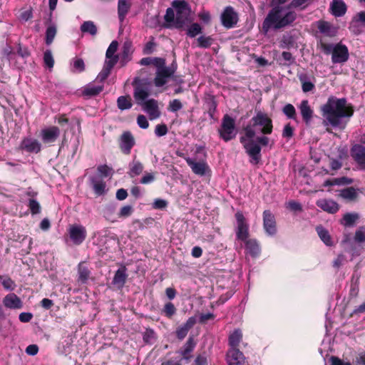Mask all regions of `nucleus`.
<instances>
[{
	"instance_id": "nucleus-1",
	"label": "nucleus",
	"mask_w": 365,
	"mask_h": 365,
	"mask_svg": "<svg viewBox=\"0 0 365 365\" xmlns=\"http://www.w3.org/2000/svg\"><path fill=\"white\" fill-rule=\"evenodd\" d=\"M321 110L324 125H331L340 129H344L347 123L344 118L349 119L354 114L353 106L347 103L345 98H337L335 96H330L322 106Z\"/></svg>"
},
{
	"instance_id": "nucleus-2",
	"label": "nucleus",
	"mask_w": 365,
	"mask_h": 365,
	"mask_svg": "<svg viewBox=\"0 0 365 365\" xmlns=\"http://www.w3.org/2000/svg\"><path fill=\"white\" fill-rule=\"evenodd\" d=\"M286 0H272L273 8L269 11L264 19L262 29L264 34H267L270 29L278 30L292 25L297 19L295 11L289 10V7L282 6Z\"/></svg>"
},
{
	"instance_id": "nucleus-3",
	"label": "nucleus",
	"mask_w": 365,
	"mask_h": 365,
	"mask_svg": "<svg viewBox=\"0 0 365 365\" xmlns=\"http://www.w3.org/2000/svg\"><path fill=\"white\" fill-rule=\"evenodd\" d=\"M253 127V125H248L244 128L245 135L240 138V142L243 145L246 153L251 158L250 162L257 164L261 159V147L253 140L256 134Z\"/></svg>"
},
{
	"instance_id": "nucleus-4",
	"label": "nucleus",
	"mask_w": 365,
	"mask_h": 365,
	"mask_svg": "<svg viewBox=\"0 0 365 365\" xmlns=\"http://www.w3.org/2000/svg\"><path fill=\"white\" fill-rule=\"evenodd\" d=\"M173 7L176 11L174 27L182 29L185 25L192 21L190 17L191 9L189 4L185 0H174L172 3Z\"/></svg>"
},
{
	"instance_id": "nucleus-5",
	"label": "nucleus",
	"mask_w": 365,
	"mask_h": 365,
	"mask_svg": "<svg viewBox=\"0 0 365 365\" xmlns=\"http://www.w3.org/2000/svg\"><path fill=\"white\" fill-rule=\"evenodd\" d=\"M219 134L225 142L234 139L237 135L235 121L228 114L223 116L221 127L219 129Z\"/></svg>"
},
{
	"instance_id": "nucleus-6",
	"label": "nucleus",
	"mask_w": 365,
	"mask_h": 365,
	"mask_svg": "<svg viewBox=\"0 0 365 365\" xmlns=\"http://www.w3.org/2000/svg\"><path fill=\"white\" fill-rule=\"evenodd\" d=\"M253 126H261V133L263 134H271L272 132V121L266 113L258 112L252 118Z\"/></svg>"
},
{
	"instance_id": "nucleus-7",
	"label": "nucleus",
	"mask_w": 365,
	"mask_h": 365,
	"mask_svg": "<svg viewBox=\"0 0 365 365\" xmlns=\"http://www.w3.org/2000/svg\"><path fill=\"white\" fill-rule=\"evenodd\" d=\"M350 155L360 170H365V146L354 145L350 150Z\"/></svg>"
},
{
	"instance_id": "nucleus-8",
	"label": "nucleus",
	"mask_w": 365,
	"mask_h": 365,
	"mask_svg": "<svg viewBox=\"0 0 365 365\" xmlns=\"http://www.w3.org/2000/svg\"><path fill=\"white\" fill-rule=\"evenodd\" d=\"M235 218L237 220V237L242 241H245L249 236V226L246 222L245 217L242 212H237L235 214Z\"/></svg>"
},
{
	"instance_id": "nucleus-9",
	"label": "nucleus",
	"mask_w": 365,
	"mask_h": 365,
	"mask_svg": "<svg viewBox=\"0 0 365 365\" xmlns=\"http://www.w3.org/2000/svg\"><path fill=\"white\" fill-rule=\"evenodd\" d=\"M263 227L269 236H274L277 233L275 217L269 210L263 212Z\"/></svg>"
},
{
	"instance_id": "nucleus-10",
	"label": "nucleus",
	"mask_w": 365,
	"mask_h": 365,
	"mask_svg": "<svg viewBox=\"0 0 365 365\" xmlns=\"http://www.w3.org/2000/svg\"><path fill=\"white\" fill-rule=\"evenodd\" d=\"M68 232L71 240L77 245H81L87 235L86 228L80 225H71Z\"/></svg>"
},
{
	"instance_id": "nucleus-11",
	"label": "nucleus",
	"mask_w": 365,
	"mask_h": 365,
	"mask_svg": "<svg viewBox=\"0 0 365 365\" xmlns=\"http://www.w3.org/2000/svg\"><path fill=\"white\" fill-rule=\"evenodd\" d=\"M349 51L345 45L338 43L332 51L331 60L334 63H343L349 59Z\"/></svg>"
},
{
	"instance_id": "nucleus-12",
	"label": "nucleus",
	"mask_w": 365,
	"mask_h": 365,
	"mask_svg": "<svg viewBox=\"0 0 365 365\" xmlns=\"http://www.w3.org/2000/svg\"><path fill=\"white\" fill-rule=\"evenodd\" d=\"M229 365H247L245 357L239 349H230L227 353Z\"/></svg>"
},
{
	"instance_id": "nucleus-13",
	"label": "nucleus",
	"mask_w": 365,
	"mask_h": 365,
	"mask_svg": "<svg viewBox=\"0 0 365 365\" xmlns=\"http://www.w3.org/2000/svg\"><path fill=\"white\" fill-rule=\"evenodd\" d=\"M60 129L56 126H50L41 131V136L44 143H54L60 135Z\"/></svg>"
},
{
	"instance_id": "nucleus-14",
	"label": "nucleus",
	"mask_w": 365,
	"mask_h": 365,
	"mask_svg": "<svg viewBox=\"0 0 365 365\" xmlns=\"http://www.w3.org/2000/svg\"><path fill=\"white\" fill-rule=\"evenodd\" d=\"M222 24L226 28L233 27L237 22V15L231 6L227 7L221 16Z\"/></svg>"
},
{
	"instance_id": "nucleus-15",
	"label": "nucleus",
	"mask_w": 365,
	"mask_h": 365,
	"mask_svg": "<svg viewBox=\"0 0 365 365\" xmlns=\"http://www.w3.org/2000/svg\"><path fill=\"white\" fill-rule=\"evenodd\" d=\"M135 145V139L132 133L129 131L124 132L120 138V148L124 154L130 153L132 148Z\"/></svg>"
},
{
	"instance_id": "nucleus-16",
	"label": "nucleus",
	"mask_w": 365,
	"mask_h": 365,
	"mask_svg": "<svg viewBox=\"0 0 365 365\" xmlns=\"http://www.w3.org/2000/svg\"><path fill=\"white\" fill-rule=\"evenodd\" d=\"M20 148L29 153H38L41 151V145L36 139L26 138L21 141Z\"/></svg>"
},
{
	"instance_id": "nucleus-17",
	"label": "nucleus",
	"mask_w": 365,
	"mask_h": 365,
	"mask_svg": "<svg viewBox=\"0 0 365 365\" xmlns=\"http://www.w3.org/2000/svg\"><path fill=\"white\" fill-rule=\"evenodd\" d=\"M3 304L5 307L11 309H19L23 307L21 299L14 293H10L3 299Z\"/></svg>"
},
{
	"instance_id": "nucleus-18",
	"label": "nucleus",
	"mask_w": 365,
	"mask_h": 365,
	"mask_svg": "<svg viewBox=\"0 0 365 365\" xmlns=\"http://www.w3.org/2000/svg\"><path fill=\"white\" fill-rule=\"evenodd\" d=\"M141 106H143V109L146 113H148L151 120L158 118L160 113L158 110V102L155 99H149L145 101Z\"/></svg>"
},
{
	"instance_id": "nucleus-19",
	"label": "nucleus",
	"mask_w": 365,
	"mask_h": 365,
	"mask_svg": "<svg viewBox=\"0 0 365 365\" xmlns=\"http://www.w3.org/2000/svg\"><path fill=\"white\" fill-rule=\"evenodd\" d=\"M196 322L197 319L195 317H189L185 324L176 329L175 333L177 338L180 340H182L187 336L189 330L194 327Z\"/></svg>"
},
{
	"instance_id": "nucleus-20",
	"label": "nucleus",
	"mask_w": 365,
	"mask_h": 365,
	"mask_svg": "<svg viewBox=\"0 0 365 365\" xmlns=\"http://www.w3.org/2000/svg\"><path fill=\"white\" fill-rule=\"evenodd\" d=\"M316 204L322 210L331 214H334L339 210V204L333 200L320 199Z\"/></svg>"
},
{
	"instance_id": "nucleus-21",
	"label": "nucleus",
	"mask_w": 365,
	"mask_h": 365,
	"mask_svg": "<svg viewBox=\"0 0 365 365\" xmlns=\"http://www.w3.org/2000/svg\"><path fill=\"white\" fill-rule=\"evenodd\" d=\"M126 271L127 269L125 266L121 267L115 272L113 278L112 284L119 289H122L126 282L128 277Z\"/></svg>"
},
{
	"instance_id": "nucleus-22",
	"label": "nucleus",
	"mask_w": 365,
	"mask_h": 365,
	"mask_svg": "<svg viewBox=\"0 0 365 365\" xmlns=\"http://www.w3.org/2000/svg\"><path fill=\"white\" fill-rule=\"evenodd\" d=\"M185 160L195 174L201 176L205 175L208 166L205 162H196L190 158H186Z\"/></svg>"
},
{
	"instance_id": "nucleus-23",
	"label": "nucleus",
	"mask_w": 365,
	"mask_h": 365,
	"mask_svg": "<svg viewBox=\"0 0 365 365\" xmlns=\"http://www.w3.org/2000/svg\"><path fill=\"white\" fill-rule=\"evenodd\" d=\"M116 64V60H106L102 71L98 73L96 81L103 82L110 75L112 68Z\"/></svg>"
},
{
	"instance_id": "nucleus-24",
	"label": "nucleus",
	"mask_w": 365,
	"mask_h": 365,
	"mask_svg": "<svg viewBox=\"0 0 365 365\" xmlns=\"http://www.w3.org/2000/svg\"><path fill=\"white\" fill-rule=\"evenodd\" d=\"M299 108L303 120L307 125L309 124L313 116V110L309 106L308 101H302L299 106Z\"/></svg>"
},
{
	"instance_id": "nucleus-25",
	"label": "nucleus",
	"mask_w": 365,
	"mask_h": 365,
	"mask_svg": "<svg viewBox=\"0 0 365 365\" xmlns=\"http://www.w3.org/2000/svg\"><path fill=\"white\" fill-rule=\"evenodd\" d=\"M330 9L334 16L340 17L345 14L346 6L342 0H332Z\"/></svg>"
},
{
	"instance_id": "nucleus-26",
	"label": "nucleus",
	"mask_w": 365,
	"mask_h": 365,
	"mask_svg": "<svg viewBox=\"0 0 365 365\" xmlns=\"http://www.w3.org/2000/svg\"><path fill=\"white\" fill-rule=\"evenodd\" d=\"M133 51L132 43L129 41H125L122 47L120 56V63L123 66L130 61Z\"/></svg>"
},
{
	"instance_id": "nucleus-27",
	"label": "nucleus",
	"mask_w": 365,
	"mask_h": 365,
	"mask_svg": "<svg viewBox=\"0 0 365 365\" xmlns=\"http://www.w3.org/2000/svg\"><path fill=\"white\" fill-rule=\"evenodd\" d=\"M91 185L97 195H103L106 192V182L96 177L90 178Z\"/></svg>"
},
{
	"instance_id": "nucleus-28",
	"label": "nucleus",
	"mask_w": 365,
	"mask_h": 365,
	"mask_svg": "<svg viewBox=\"0 0 365 365\" xmlns=\"http://www.w3.org/2000/svg\"><path fill=\"white\" fill-rule=\"evenodd\" d=\"M339 196L348 202H353L356 200L358 193L354 187H349L341 190Z\"/></svg>"
},
{
	"instance_id": "nucleus-29",
	"label": "nucleus",
	"mask_w": 365,
	"mask_h": 365,
	"mask_svg": "<svg viewBox=\"0 0 365 365\" xmlns=\"http://www.w3.org/2000/svg\"><path fill=\"white\" fill-rule=\"evenodd\" d=\"M245 250L252 257H256L260 252V247L257 240L250 239L245 240Z\"/></svg>"
},
{
	"instance_id": "nucleus-30",
	"label": "nucleus",
	"mask_w": 365,
	"mask_h": 365,
	"mask_svg": "<svg viewBox=\"0 0 365 365\" xmlns=\"http://www.w3.org/2000/svg\"><path fill=\"white\" fill-rule=\"evenodd\" d=\"M132 85L134 86V89L142 90L150 93L151 88V82L147 78H140L139 77H135L133 79Z\"/></svg>"
},
{
	"instance_id": "nucleus-31",
	"label": "nucleus",
	"mask_w": 365,
	"mask_h": 365,
	"mask_svg": "<svg viewBox=\"0 0 365 365\" xmlns=\"http://www.w3.org/2000/svg\"><path fill=\"white\" fill-rule=\"evenodd\" d=\"M297 77L302 83V89L303 92L307 93L312 91L314 88V84L309 80V77L307 73H298Z\"/></svg>"
},
{
	"instance_id": "nucleus-32",
	"label": "nucleus",
	"mask_w": 365,
	"mask_h": 365,
	"mask_svg": "<svg viewBox=\"0 0 365 365\" xmlns=\"http://www.w3.org/2000/svg\"><path fill=\"white\" fill-rule=\"evenodd\" d=\"M131 6L130 0H118V14L120 21L125 19L126 14L128 13Z\"/></svg>"
},
{
	"instance_id": "nucleus-33",
	"label": "nucleus",
	"mask_w": 365,
	"mask_h": 365,
	"mask_svg": "<svg viewBox=\"0 0 365 365\" xmlns=\"http://www.w3.org/2000/svg\"><path fill=\"white\" fill-rule=\"evenodd\" d=\"M143 168V165L140 161L136 160L135 157L133 161L129 163L128 174L130 178H134L141 174Z\"/></svg>"
},
{
	"instance_id": "nucleus-34",
	"label": "nucleus",
	"mask_w": 365,
	"mask_h": 365,
	"mask_svg": "<svg viewBox=\"0 0 365 365\" xmlns=\"http://www.w3.org/2000/svg\"><path fill=\"white\" fill-rule=\"evenodd\" d=\"M103 89V86L87 85L83 90V95L88 97H93L98 95Z\"/></svg>"
},
{
	"instance_id": "nucleus-35",
	"label": "nucleus",
	"mask_w": 365,
	"mask_h": 365,
	"mask_svg": "<svg viewBox=\"0 0 365 365\" xmlns=\"http://www.w3.org/2000/svg\"><path fill=\"white\" fill-rule=\"evenodd\" d=\"M242 339V334L240 329H235V331L229 336V344L230 349H237L239 344Z\"/></svg>"
},
{
	"instance_id": "nucleus-36",
	"label": "nucleus",
	"mask_w": 365,
	"mask_h": 365,
	"mask_svg": "<svg viewBox=\"0 0 365 365\" xmlns=\"http://www.w3.org/2000/svg\"><path fill=\"white\" fill-rule=\"evenodd\" d=\"M57 33V26L55 24H50L48 25L46 30V38L45 43L46 45H51Z\"/></svg>"
},
{
	"instance_id": "nucleus-37",
	"label": "nucleus",
	"mask_w": 365,
	"mask_h": 365,
	"mask_svg": "<svg viewBox=\"0 0 365 365\" xmlns=\"http://www.w3.org/2000/svg\"><path fill=\"white\" fill-rule=\"evenodd\" d=\"M195 346V343L192 337H189L185 345L183 346L180 354L185 359H189L190 356L189 354L193 351Z\"/></svg>"
},
{
	"instance_id": "nucleus-38",
	"label": "nucleus",
	"mask_w": 365,
	"mask_h": 365,
	"mask_svg": "<svg viewBox=\"0 0 365 365\" xmlns=\"http://www.w3.org/2000/svg\"><path fill=\"white\" fill-rule=\"evenodd\" d=\"M118 47V43L117 41H113L109 45L106 53V60H116V63L119 60V56L118 55H115V53L117 51Z\"/></svg>"
},
{
	"instance_id": "nucleus-39",
	"label": "nucleus",
	"mask_w": 365,
	"mask_h": 365,
	"mask_svg": "<svg viewBox=\"0 0 365 365\" xmlns=\"http://www.w3.org/2000/svg\"><path fill=\"white\" fill-rule=\"evenodd\" d=\"M316 230L320 239L327 246H331L333 242L331 239V236L327 230L324 228L322 226H317Z\"/></svg>"
},
{
	"instance_id": "nucleus-40",
	"label": "nucleus",
	"mask_w": 365,
	"mask_h": 365,
	"mask_svg": "<svg viewBox=\"0 0 365 365\" xmlns=\"http://www.w3.org/2000/svg\"><path fill=\"white\" fill-rule=\"evenodd\" d=\"M78 280L82 283H86L90 277L91 272L88 268L84 265V262H80L78 266Z\"/></svg>"
},
{
	"instance_id": "nucleus-41",
	"label": "nucleus",
	"mask_w": 365,
	"mask_h": 365,
	"mask_svg": "<svg viewBox=\"0 0 365 365\" xmlns=\"http://www.w3.org/2000/svg\"><path fill=\"white\" fill-rule=\"evenodd\" d=\"M81 31L93 36H96L98 31L96 26L91 21H84L81 26Z\"/></svg>"
},
{
	"instance_id": "nucleus-42",
	"label": "nucleus",
	"mask_w": 365,
	"mask_h": 365,
	"mask_svg": "<svg viewBox=\"0 0 365 365\" xmlns=\"http://www.w3.org/2000/svg\"><path fill=\"white\" fill-rule=\"evenodd\" d=\"M359 218V214L348 212L344 215L341 224L345 227H351Z\"/></svg>"
},
{
	"instance_id": "nucleus-43",
	"label": "nucleus",
	"mask_w": 365,
	"mask_h": 365,
	"mask_svg": "<svg viewBox=\"0 0 365 365\" xmlns=\"http://www.w3.org/2000/svg\"><path fill=\"white\" fill-rule=\"evenodd\" d=\"M118 108L121 110H127L132 107V103L130 101V96H121L118 98L117 100Z\"/></svg>"
},
{
	"instance_id": "nucleus-44",
	"label": "nucleus",
	"mask_w": 365,
	"mask_h": 365,
	"mask_svg": "<svg viewBox=\"0 0 365 365\" xmlns=\"http://www.w3.org/2000/svg\"><path fill=\"white\" fill-rule=\"evenodd\" d=\"M206 103L207 105L208 114L211 119L215 118V113L217 109V102L213 96H210L207 99Z\"/></svg>"
},
{
	"instance_id": "nucleus-45",
	"label": "nucleus",
	"mask_w": 365,
	"mask_h": 365,
	"mask_svg": "<svg viewBox=\"0 0 365 365\" xmlns=\"http://www.w3.org/2000/svg\"><path fill=\"white\" fill-rule=\"evenodd\" d=\"M149 95V92L134 89L133 96L138 105H142L145 101H146L145 100Z\"/></svg>"
},
{
	"instance_id": "nucleus-46",
	"label": "nucleus",
	"mask_w": 365,
	"mask_h": 365,
	"mask_svg": "<svg viewBox=\"0 0 365 365\" xmlns=\"http://www.w3.org/2000/svg\"><path fill=\"white\" fill-rule=\"evenodd\" d=\"M177 309L175 305L170 302H167L163 309H162V313L168 318L170 319L176 314Z\"/></svg>"
},
{
	"instance_id": "nucleus-47",
	"label": "nucleus",
	"mask_w": 365,
	"mask_h": 365,
	"mask_svg": "<svg viewBox=\"0 0 365 365\" xmlns=\"http://www.w3.org/2000/svg\"><path fill=\"white\" fill-rule=\"evenodd\" d=\"M282 112L289 119L297 120V113L293 105L287 103L284 106Z\"/></svg>"
},
{
	"instance_id": "nucleus-48",
	"label": "nucleus",
	"mask_w": 365,
	"mask_h": 365,
	"mask_svg": "<svg viewBox=\"0 0 365 365\" xmlns=\"http://www.w3.org/2000/svg\"><path fill=\"white\" fill-rule=\"evenodd\" d=\"M143 339L145 344H153L156 339L155 331L152 329H146L143 334Z\"/></svg>"
},
{
	"instance_id": "nucleus-49",
	"label": "nucleus",
	"mask_w": 365,
	"mask_h": 365,
	"mask_svg": "<svg viewBox=\"0 0 365 365\" xmlns=\"http://www.w3.org/2000/svg\"><path fill=\"white\" fill-rule=\"evenodd\" d=\"M175 16L174 10L172 8H168L166 10V14L164 16L166 23L169 24L165 26L167 28L174 27V22L175 21Z\"/></svg>"
},
{
	"instance_id": "nucleus-50",
	"label": "nucleus",
	"mask_w": 365,
	"mask_h": 365,
	"mask_svg": "<svg viewBox=\"0 0 365 365\" xmlns=\"http://www.w3.org/2000/svg\"><path fill=\"white\" fill-rule=\"evenodd\" d=\"M349 29L354 34L358 35L365 32V25L358 23L357 21H351L349 26Z\"/></svg>"
},
{
	"instance_id": "nucleus-51",
	"label": "nucleus",
	"mask_w": 365,
	"mask_h": 365,
	"mask_svg": "<svg viewBox=\"0 0 365 365\" xmlns=\"http://www.w3.org/2000/svg\"><path fill=\"white\" fill-rule=\"evenodd\" d=\"M202 33V27L197 23L192 24L187 29V35L191 38Z\"/></svg>"
},
{
	"instance_id": "nucleus-52",
	"label": "nucleus",
	"mask_w": 365,
	"mask_h": 365,
	"mask_svg": "<svg viewBox=\"0 0 365 365\" xmlns=\"http://www.w3.org/2000/svg\"><path fill=\"white\" fill-rule=\"evenodd\" d=\"M198 46L203 48H209L213 43V38L211 36H201L197 39Z\"/></svg>"
},
{
	"instance_id": "nucleus-53",
	"label": "nucleus",
	"mask_w": 365,
	"mask_h": 365,
	"mask_svg": "<svg viewBox=\"0 0 365 365\" xmlns=\"http://www.w3.org/2000/svg\"><path fill=\"white\" fill-rule=\"evenodd\" d=\"M313 0H292L288 5L289 10L291 8H298L303 6L301 9H304L307 5H309Z\"/></svg>"
},
{
	"instance_id": "nucleus-54",
	"label": "nucleus",
	"mask_w": 365,
	"mask_h": 365,
	"mask_svg": "<svg viewBox=\"0 0 365 365\" xmlns=\"http://www.w3.org/2000/svg\"><path fill=\"white\" fill-rule=\"evenodd\" d=\"M0 282L6 289L12 291L15 288V284L10 277L0 276Z\"/></svg>"
},
{
	"instance_id": "nucleus-55",
	"label": "nucleus",
	"mask_w": 365,
	"mask_h": 365,
	"mask_svg": "<svg viewBox=\"0 0 365 365\" xmlns=\"http://www.w3.org/2000/svg\"><path fill=\"white\" fill-rule=\"evenodd\" d=\"M97 170L98 173L105 178L111 176L113 174V168L108 167L107 165H99L97 168Z\"/></svg>"
},
{
	"instance_id": "nucleus-56",
	"label": "nucleus",
	"mask_w": 365,
	"mask_h": 365,
	"mask_svg": "<svg viewBox=\"0 0 365 365\" xmlns=\"http://www.w3.org/2000/svg\"><path fill=\"white\" fill-rule=\"evenodd\" d=\"M32 215H36L41 212V206L38 201L30 199L28 205Z\"/></svg>"
},
{
	"instance_id": "nucleus-57",
	"label": "nucleus",
	"mask_w": 365,
	"mask_h": 365,
	"mask_svg": "<svg viewBox=\"0 0 365 365\" xmlns=\"http://www.w3.org/2000/svg\"><path fill=\"white\" fill-rule=\"evenodd\" d=\"M43 61L45 65L51 68L53 67L54 60L52 56V53L50 50H46L43 54Z\"/></svg>"
},
{
	"instance_id": "nucleus-58",
	"label": "nucleus",
	"mask_w": 365,
	"mask_h": 365,
	"mask_svg": "<svg viewBox=\"0 0 365 365\" xmlns=\"http://www.w3.org/2000/svg\"><path fill=\"white\" fill-rule=\"evenodd\" d=\"M73 67L76 71L81 73L85 70V63L82 58H76L73 61Z\"/></svg>"
},
{
	"instance_id": "nucleus-59",
	"label": "nucleus",
	"mask_w": 365,
	"mask_h": 365,
	"mask_svg": "<svg viewBox=\"0 0 365 365\" xmlns=\"http://www.w3.org/2000/svg\"><path fill=\"white\" fill-rule=\"evenodd\" d=\"M354 240L356 242L362 243L365 242V227H359L355 232Z\"/></svg>"
},
{
	"instance_id": "nucleus-60",
	"label": "nucleus",
	"mask_w": 365,
	"mask_h": 365,
	"mask_svg": "<svg viewBox=\"0 0 365 365\" xmlns=\"http://www.w3.org/2000/svg\"><path fill=\"white\" fill-rule=\"evenodd\" d=\"M331 26L329 23L327 21H319L318 24V29L322 34L330 35V30Z\"/></svg>"
},
{
	"instance_id": "nucleus-61",
	"label": "nucleus",
	"mask_w": 365,
	"mask_h": 365,
	"mask_svg": "<svg viewBox=\"0 0 365 365\" xmlns=\"http://www.w3.org/2000/svg\"><path fill=\"white\" fill-rule=\"evenodd\" d=\"M167 77L163 76L161 73L158 70L155 78H154V83L157 87H161L167 83Z\"/></svg>"
},
{
	"instance_id": "nucleus-62",
	"label": "nucleus",
	"mask_w": 365,
	"mask_h": 365,
	"mask_svg": "<svg viewBox=\"0 0 365 365\" xmlns=\"http://www.w3.org/2000/svg\"><path fill=\"white\" fill-rule=\"evenodd\" d=\"M133 211V207L128 205L121 207L118 215L119 217H127L132 214Z\"/></svg>"
},
{
	"instance_id": "nucleus-63",
	"label": "nucleus",
	"mask_w": 365,
	"mask_h": 365,
	"mask_svg": "<svg viewBox=\"0 0 365 365\" xmlns=\"http://www.w3.org/2000/svg\"><path fill=\"white\" fill-rule=\"evenodd\" d=\"M354 180L352 178H349L347 177H341L337 178H334V183L335 185H350L353 183Z\"/></svg>"
},
{
	"instance_id": "nucleus-64",
	"label": "nucleus",
	"mask_w": 365,
	"mask_h": 365,
	"mask_svg": "<svg viewBox=\"0 0 365 365\" xmlns=\"http://www.w3.org/2000/svg\"><path fill=\"white\" fill-rule=\"evenodd\" d=\"M115 206L112 204L106 205L103 209V216L109 219L115 212Z\"/></svg>"
}]
</instances>
